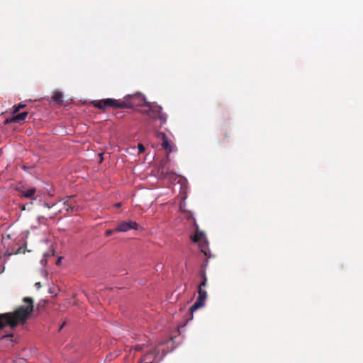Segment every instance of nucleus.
<instances>
[{"label":"nucleus","mask_w":363,"mask_h":363,"mask_svg":"<svg viewBox=\"0 0 363 363\" xmlns=\"http://www.w3.org/2000/svg\"><path fill=\"white\" fill-rule=\"evenodd\" d=\"M207 277H205L204 279L201 282V284L199 285V287H201V289H203V287H206L207 285Z\"/></svg>","instance_id":"nucleus-20"},{"label":"nucleus","mask_w":363,"mask_h":363,"mask_svg":"<svg viewBox=\"0 0 363 363\" xmlns=\"http://www.w3.org/2000/svg\"><path fill=\"white\" fill-rule=\"evenodd\" d=\"M159 171L160 174L164 177L169 174V170L165 168L164 165H162Z\"/></svg>","instance_id":"nucleus-17"},{"label":"nucleus","mask_w":363,"mask_h":363,"mask_svg":"<svg viewBox=\"0 0 363 363\" xmlns=\"http://www.w3.org/2000/svg\"><path fill=\"white\" fill-rule=\"evenodd\" d=\"M94 107L99 109L105 110L107 107H113L114 108H122L123 106H126L121 104V100L113 99H105L102 100H95L92 101Z\"/></svg>","instance_id":"nucleus-4"},{"label":"nucleus","mask_w":363,"mask_h":363,"mask_svg":"<svg viewBox=\"0 0 363 363\" xmlns=\"http://www.w3.org/2000/svg\"><path fill=\"white\" fill-rule=\"evenodd\" d=\"M155 137L157 138V139L159 140V142L160 143H163V141H165L166 140L168 139V137L167 136V135L164 133L160 132V131H156Z\"/></svg>","instance_id":"nucleus-15"},{"label":"nucleus","mask_w":363,"mask_h":363,"mask_svg":"<svg viewBox=\"0 0 363 363\" xmlns=\"http://www.w3.org/2000/svg\"><path fill=\"white\" fill-rule=\"evenodd\" d=\"M10 123H13V117L11 118H7L5 121H4V123L5 124H9Z\"/></svg>","instance_id":"nucleus-24"},{"label":"nucleus","mask_w":363,"mask_h":363,"mask_svg":"<svg viewBox=\"0 0 363 363\" xmlns=\"http://www.w3.org/2000/svg\"><path fill=\"white\" fill-rule=\"evenodd\" d=\"M196 230L194 235L191 236V239L194 242L198 243L199 242H201V240H206V238L205 236V234L203 231H201L199 230V226L195 223Z\"/></svg>","instance_id":"nucleus-10"},{"label":"nucleus","mask_w":363,"mask_h":363,"mask_svg":"<svg viewBox=\"0 0 363 363\" xmlns=\"http://www.w3.org/2000/svg\"><path fill=\"white\" fill-rule=\"evenodd\" d=\"M65 325H66V322H64V323L61 325V326L60 327L59 330H61L63 328V327H65Z\"/></svg>","instance_id":"nucleus-30"},{"label":"nucleus","mask_w":363,"mask_h":363,"mask_svg":"<svg viewBox=\"0 0 363 363\" xmlns=\"http://www.w3.org/2000/svg\"><path fill=\"white\" fill-rule=\"evenodd\" d=\"M45 206L47 208H51V206H49L47 203H45Z\"/></svg>","instance_id":"nucleus-33"},{"label":"nucleus","mask_w":363,"mask_h":363,"mask_svg":"<svg viewBox=\"0 0 363 363\" xmlns=\"http://www.w3.org/2000/svg\"><path fill=\"white\" fill-rule=\"evenodd\" d=\"M60 261H61V257H60V258L57 259V261L56 262V264H60Z\"/></svg>","instance_id":"nucleus-32"},{"label":"nucleus","mask_w":363,"mask_h":363,"mask_svg":"<svg viewBox=\"0 0 363 363\" xmlns=\"http://www.w3.org/2000/svg\"><path fill=\"white\" fill-rule=\"evenodd\" d=\"M159 352H160L157 347L154 348L144 355L143 361L144 363H158L156 358L159 354Z\"/></svg>","instance_id":"nucleus-7"},{"label":"nucleus","mask_w":363,"mask_h":363,"mask_svg":"<svg viewBox=\"0 0 363 363\" xmlns=\"http://www.w3.org/2000/svg\"><path fill=\"white\" fill-rule=\"evenodd\" d=\"M25 252V246H21L13 252V255L24 254Z\"/></svg>","instance_id":"nucleus-18"},{"label":"nucleus","mask_w":363,"mask_h":363,"mask_svg":"<svg viewBox=\"0 0 363 363\" xmlns=\"http://www.w3.org/2000/svg\"><path fill=\"white\" fill-rule=\"evenodd\" d=\"M19 110H20V108H18V106H13V113H17Z\"/></svg>","instance_id":"nucleus-26"},{"label":"nucleus","mask_w":363,"mask_h":363,"mask_svg":"<svg viewBox=\"0 0 363 363\" xmlns=\"http://www.w3.org/2000/svg\"><path fill=\"white\" fill-rule=\"evenodd\" d=\"M114 231H116V230H107L106 231V235L107 237H108V236L111 235L113 233Z\"/></svg>","instance_id":"nucleus-23"},{"label":"nucleus","mask_w":363,"mask_h":363,"mask_svg":"<svg viewBox=\"0 0 363 363\" xmlns=\"http://www.w3.org/2000/svg\"><path fill=\"white\" fill-rule=\"evenodd\" d=\"M138 228V224L135 222L130 220L128 222L123 221L118 224L115 230L116 232H127L131 229L137 230Z\"/></svg>","instance_id":"nucleus-6"},{"label":"nucleus","mask_w":363,"mask_h":363,"mask_svg":"<svg viewBox=\"0 0 363 363\" xmlns=\"http://www.w3.org/2000/svg\"><path fill=\"white\" fill-rule=\"evenodd\" d=\"M23 302L26 305L20 306L13 312L0 313V330L6 326L14 328L19 323H26L33 311V300L30 297H25Z\"/></svg>","instance_id":"nucleus-1"},{"label":"nucleus","mask_w":363,"mask_h":363,"mask_svg":"<svg viewBox=\"0 0 363 363\" xmlns=\"http://www.w3.org/2000/svg\"><path fill=\"white\" fill-rule=\"evenodd\" d=\"M198 245L201 252L203 253L208 260L211 257V253L207 240H201V242H198Z\"/></svg>","instance_id":"nucleus-11"},{"label":"nucleus","mask_w":363,"mask_h":363,"mask_svg":"<svg viewBox=\"0 0 363 363\" xmlns=\"http://www.w3.org/2000/svg\"><path fill=\"white\" fill-rule=\"evenodd\" d=\"M115 206H116V207H117V208L121 207V203H116L115 204Z\"/></svg>","instance_id":"nucleus-31"},{"label":"nucleus","mask_w":363,"mask_h":363,"mask_svg":"<svg viewBox=\"0 0 363 363\" xmlns=\"http://www.w3.org/2000/svg\"><path fill=\"white\" fill-rule=\"evenodd\" d=\"M146 107L150 108V119H159L160 121V126L167 123V116L165 113L162 112V106L149 102L148 104H146Z\"/></svg>","instance_id":"nucleus-3"},{"label":"nucleus","mask_w":363,"mask_h":363,"mask_svg":"<svg viewBox=\"0 0 363 363\" xmlns=\"http://www.w3.org/2000/svg\"><path fill=\"white\" fill-rule=\"evenodd\" d=\"M13 255V252H6L4 255V257L9 258L10 256Z\"/></svg>","instance_id":"nucleus-25"},{"label":"nucleus","mask_w":363,"mask_h":363,"mask_svg":"<svg viewBox=\"0 0 363 363\" xmlns=\"http://www.w3.org/2000/svg\"><path fill=\"white\" fill-rule=\"evenodd\" d=\"M141 113L143 114L147 115L150 117V108H148V109L143 110V111H141Z\"/></svg>","instance_id":"nucleus-22"},{"label":"nucleus","mask_w":363,"mask_h":363,"mask_svg":"<svg viewBox=\"0 0 363 363\" xmlns=\"http://www.w3.org/2000/svg\"><path fill=\"white\" fill-rule=\"evenodd\" d=\"M35 286L37 287V289H40L41 287V284L40 282H36Z\"/></svg>","instance_id":"nucleus-27"},{"label":"nucleus","mask_w":363,"mask_h":363,"mask_svg":"<svg viewBox=\"0 0 363 363\" xmlns=\"http://www.w3.org/2000/svg\"><path fill=\"white\" fill-rule=\"evenodd\" d=\"M161 146L162 148L167 152V155H169V153L174 152L177 150V147L175 144L172 142L169 138L166 140L165 141H163V143H161ZM169 160V156L167 157V161Z\"/></svg>","instance_id":"nucleus-9"},{"label":"nucleus","mask_w":363,"mask_h":363,"mask_svg":"<svg viewBox=\"0 0 363 363\" xmlns=\"http://www.w3.org/2000/svg\"><path fill=\"white\" fill-rule=\"evenodd\" d=\"M135 350H140V347L137 346V347H135Z\"/></svg>","instance_id":"nucleus-34"},{"label":"nucleus","mask_w":363,"mask_h":363,"mask_svg":"<svg viewBox=\"0 0 363 363\" xmlns=\"http://www.w3.org/2000/svg\"><path fill=\"white\" fill-rule=\"evenodd\" d=\"M222 134H223L224 138H223L221 140L220 143H224L225 140H228V139L229 138V135H228L226 129L223 130Z\"/></svg>","instance_id":"nucleus-19"},{"label":"nucleus","mask_w":363,"mask_h":363,"mask_svg":"<svg viewBox=\"0 0 363 363\" xmlns=\"http://www.w3.org/2000/svg\"><path fill=\"white\" fill-rule=\"evenodd\" d=\"M63 96L62 94L60 92H56L55 94L52 96V101H54L55 103L60 104L62 103L63 101Z\"/></svg>","instance_id":"nucleus-14"},{"label":"nucleus","mask_w":363,"mask_h":363,"mask_svg":"<svg viewBox=\"0 0 363 363\" xmlns=\"http://www.w3.org/2000/svg\"><path fill=\"white\" fill-rule=\"evenodd\" d=\"M28 113L27 111H23L21 113L16 114L13 116V123H21L23 122L28 116Z\"/></svg>","instance_id":"nucleus-13"},{"label":"nucleus","mask_w":363,"mask_h":363,"mask_svg":"<svg viewBox=\"0 0 363 363\" xmlns=\"http://www.w3.org/2000/svg\"><path fill=\"white\" fill-rule=\"evenodd\" d=\"M11 337H13V334H8V335L2 336V338Z\"/></svg>","instance_id":"nucleus-29"},{"label":"nucleus","mask_w":363,"mask_h":363,"mask_svg":"<svg viewBox=\"0 0 363 363\" xmlns=\"http://www.w3.org/2000/svg\"><path fill=\"white\" fill-rule=\"evenodd\" d=\"M138 148L140 153L143 152L145 151V147L142 144H138Z\"/></svg>","instance_id":"nucleus-21"},{"label":"nucleus","mask_w":363,"mask_h":363,"mask_svg":"<svg viewBox=\"0 0 363 363\" xmlns=\"http://www.w3.org/2000/svg\"><path fill=\"white\" fill-rule=\"evenodd\" d=\"M18 106L21 109V108H23L26 107V104H23L21 103V104H19L18 105Z\"/></svg>","instance_id":"nucleus-28"},{"label":"nucleus","mask_w":363,"mask_h":363,"mask_svg":"<svg viewBox=\"0 0 363 363\" xmlns=\"http://www.w3.org/2000/svg\"><path fill=\"white\" fill-rule=\"evenodd\" d=\"M74 196H67L62 199L63 205H64V209L67 212L73 211H74L77 206L75 203V201H74Z\"/></svg>","instance_id":"nucleus-8"},{"label":"nucleus","mask_w":363,"mask_h":363,"mask_svg":"<svg viewBox=\"0 0 363 363\" xmlns=\"http://www.w3.org/2000/svg\"><path fill=\"white\" fill-rule=\"evenodd\" d=\"M121 102V104L126 106H123L122 108H133L136 106L146 107V104L149 103L146 101L145 96L139 92L134 94L126 95Z\"/></svg>","instance_id":"nucleus-2"},{"label":"nucleus","mask_w":363,"mask_h":363,"mask_svg":"<svg viewBox=\"0 0 363 363\" xmlns=\"http://www.w3.org/2000/svg\"><path fill=\"white\" fill-rule=\"evenodd\" d=\"M207 264H208V260L206 259V262L204 264H203L201 265V270H200V276L201 277V278L203 279H205V277H206V266H207Z\"/></svg>","instance_id":"nucleus-16"},{"label":"nucleus","mask_w":363,"mask_h":363,"mask_svg":"<svg viewBox=\"0 0 363 363\" xmlns=\"http://www.w3.org/2000/svg\"><path fill=\"white\" fill-rule=\"evenodd\" d=\"M199 296L195 303L190 307L189 311L191 314L199 308L203 307L205 304V301L207 298V292L203 289L198 287Z\"/></svg>","instance_id":"nucleus-5"},{"label":"nucleus","mask_w":363,"mask_h":363,"mask_svg":"<svg viewBox=\"0 0 363 363\" xmlns=\"http://www.w3.org/2000/svg\"><path fill=\"white\" fill-rule=\"evenodd\" d=\"M18 191L21 193V196L23 197L30 198V199H35V198H33V196L36 193L35 188H31L29 189H26L25 188H21L18 189Z\"/></svg>","instance_id":"nucleus-12"}]
</instances>
